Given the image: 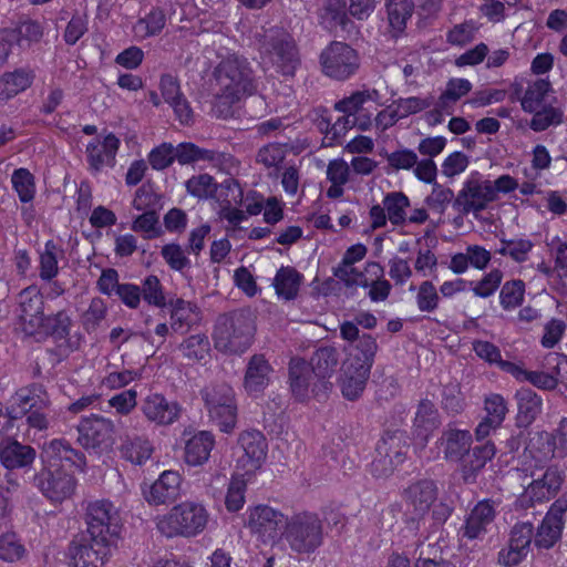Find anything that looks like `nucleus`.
Listing matches in <instances>:
<instances>
[{
    "mask_svg": "<svg viewBox=\"0 0 567 567\" xmlns=\"http://www.w3.org/2000/svg\"><path fill=\"white\" fill-rule=\"evenodd\" d=\"M554 457V446L545 432L535 433L528 442L523 465L524 491L517 498L522 508L544 503L554 497L564 482V473L548 465Z\"/></svg>",
    "mask_w": 567,
    "mask_h": 567,
    "instance_id": "1",
    "label": "nucleus"
},
{
    "mask_svg": "<svg viewBox=\"0 0 567 567\" xmlns=\"http://www.w3.org/2000/svg\"><path fill=\"white\" fill-rule=\"evenodd\" d=\"M43 468L37 476V486L53 503L70 498L75 488L73 475L82 471L84 461L66 443L53 440L42 451Z\"/></svg>",
    "mask_w": 567,
    "mask_h": 567,
    "instance_id": "2",
    "label": "nucleus"
},
{
    "mask_svg": "<svg viewBox=\"0 0 567 567\" xmlns=\"http://www.w3.org/2000/svg\"><path fill=\"white\" fill-rule=\"evenodd\" d=\"M218 92L214 111L218 116L227 117L230 105L254 91L251 71L246 60L231 54L221 61L215 73Z\"/></svg>",
    "mask_w": 567,
    "mask_h": 567,
    "instance_id": "3",
    "label": "nucleus"
},
{
    "mask_svg": "<svg viewBox=\"0 0 567 567\" xmlns=\"http://www.w3.org/2000/svg\"><path fill=\"white\" fill-rule=\"evenodd\" d=\"M375 350L377 343L370 337L362 339L359 346L349 349L339 378L340 390L344 399L353 401L363 393Z\"/></svg>",
    "mask_w": 567,
    "mask_h": 567,
    "instance_id": "4",
    "label": "nucleus"
},
{
    "mask_svg": "<svg viewBox=\"0 0 567 567\" xmlns=\"http://www.w3.org/2000/svg\"><path fill=\"white\" fill-rule=\"evenodd\" d=\"M337 364L338 354L333 348L319 349L310 364L299 358L292 359L289 367V383L296 400H307L312 377L318 380L329 379L333 374Z\"/></svg>",
    "mask_w": 567,
    "mask_h": 567,
    "instance_id": "5",
    "label": "nucleus"
},
{
    "mask_svg": "<svg viewBox=\"0 0 567 567\" xmlns=\"http://www.w3.org/2000/svg\"><path fill=\"white\" fill-rule=\"evenodd\" d=\"M383 103L379 92L374 89H367L354 92L347 99L337 103L338 111L346 114L344 117L338 120L329 132L331 143L333 140L342 136L348 126H358L360 130H367L372 124L374 111ZM328 138V136L326 137Z\"/></svg>",
    "mask_w": 567,
    "mask_h": 567,
    "instance_id": "6",
    "label": "nucleus"
},
{
    "mask_svg": "<svg viewBox=\"0 0 567 567\" xmlns=\"http://www.w3.org/2000/svg\"><path fill=\"white\" fill-rule=\"evenodd\" d=\"M208 522L205 506L185 501L155 518L157 530L165 537H194L200 534Z\"/></svg>",
    "mask_w": 567,
    "mask_h": 567,
    "instance_id": "7",
    "label": "nucleus"
},
{
    "mask_svg": "<svg viewBox=\"0 0 567 567\" xmlns=\"http://www.w3.org/2000/svg\"><path fill=\"white\" fill-rule=\"evenodd\" d=\"M200 394L209 421L221 433H233L238 422V404L234 388L226 382H216L206 385Z\"/></svg>",
    "mask_w": 567,
    "mask_h": 567,
    "instance_id": "8",
    "label": "nucleus"
},
{
    "mask_svg": "<svg viewBox=\"0 0 567 567\" xmlns=\"http://www.w3.org/2000/svg\"><path fill=\"white\" fill-rule=\"evenodd\" d=\"M85 519L89 536L93 542L116 545L122 532V518L118 508L112 502L104 498L90 502Z\"/></svg>",
    "mask_w": 567,
    "mask_h": 567,
    "instance_id": "9",
    "label": "nucleus"
},
{
    "mask_svg": "<svg viewBox=\"0 0 567 567\" xmlns=\"http://www.w3.org/2000/svg\"><path fill=\"white\" fill-rule=\"evenodd\" d=\"M268 444L264 434L257 430L243 431L234 450V472L255 481L262 472L267 458Z\"/></svg>",
    "mask_w": 567,
    "mask_h": 567,
    "instance_id": "10",
    "label": "nucleus"
},
{
    "mask_svg": "<svg viewBox=\"0 0 567 567\" xmlns=\"http://www.w3.org/2000/svg\"><path fill=\"white\" fill-rule=\"evenodd\" d=\"M227 193L221 202L218 215L230 225L236 226L248 219L249 216H256L261 213L264 198L257 193H250L244 196L243 189L233 178H227Z\"/></svg>",
    "mask_w": 567,
    "mask_h": 567,
    "instance_id": "11",
    "label": "nucleus"
},
{
    "mask_svg": "<svg viewBox=\"0 0 567 567\" xmlns=\"http://www.w3.org/2000/svg\"><path fill=\"white\" fill-rule=\"evenodd\" d=\"M246 526L264 543H275L285 536L289 519L267 505L249 507L246 512Z\"/></svg>",
    "mask_w": 567,
    "mask_h": 567,
    "instance_id": "12",
    "label": "nucleus"
},
{
    "mask_svg": "<svg viewBox=\"0 0 567 567\" xmlns=\"http://www.w3.org/2000/svg\"><path fill=\"white\" fill-rule=\"evenodd\" d=\"M322 72L332 79L346 80L359 69L360 60L357 51L343 42H332L321 55Z\"/></svg>",
    "mask_w": 567,
    "mask_h": 567,
    "instance_id": "13",
    "label": "nucleus"
},
{
    "mask_svg": "<svg viewBox=\"0 0 567 567\" xmlns=\"http://www.w3.org/2000/svg\"><path fill=\"white\" fill-rule=\"evenodd\" d=\"M285 537L299 553L315 550L321 544V526L313 514L301 513L289 519Z\"/></svg>",
    "mask_w": 567,
    "mask_h": 567,
    "instance_id": "14",
    "label": "nucleus"
},
{
    "mask_svg": "<svg viewBox=\"0 0 567 567\" xmlns=\"http://www.w3.org/2000/svg\"><path fill=\"white\" fill-rule=\"evenodd\" d=\"M550 90V84L546 80L534 82L527 90L522 100V106L525 111L535 113L532 120V128L535 131H544L553 124L561 121V112L557 109H544V100Z\"/></svg>",
    "mask_w": 567,
    "mask_h": 567,
    "instance_id": "15",
    "label": "nucleus"
},
{
    "mask_svg": "<svg viewBox=\"0 0 567 567\" xmlns=\"http://www.w3.org/2000/svg\"><path fill=\"white\" fill-rule=\"evenodd\" d=\"M79 442L96 453H105L115 444V426L109 419L92 415L84 417L79 425Z\"/></svg>",
    "mask_w": 567,
    "mask_h": 567,
    "instance_id": "16",
    "label": "nucleus"
},
{
    "mask_svg": "<svg viewBox=\"0 0 567 567\" xmlns=\"http://www.w3.org/2000/svg\"><path fill=\"white\" fill-rule=\"evenodd\" d=\"M112 545L97 544L92 537L74 539L66 554L69 567H103L107 561Z\"/></svg>",
    "mask_w": 567,
    "mask_h": 567,
    "instance_id": "17",
    "label": "nucleus"
},
{
    "mask_svg": "<svg viewBox=\"0 0 567 567\" xmlns=\"http://www.w3.org/2000/svg\"><path fill=\"white\" fill-rule=\"evenodd\" d=\"M458 199L463 202L468 210L480 212L484 209L489 203L495 202L492 181L485 178L480 172L472 171L463 182Z\"/></svg>",
    "mask_w": 567,
    "mask_h": 567,
    "instance_id": "18",
    "label": "nucleus"
},
{
    "mask_svg": "<svg viewBox=\"0 0 567 567\" xmlns=\"http://www.w3.org/2000/svg\"><path fill=\"white\" fill-rule=\"evenodd\" d=\"M182 476L178 472L167 470L151 484L142 486L144 499L150 505H164L181 496Z\"/></svg>",
    "mask_w": 567,
    "mask_h": 567,
    "instance_id": "19",
    "label": "nucleus"
},
{
    "mask_svg": "<svg viewBox=\"0 0 567 567\" xmlns=\"http://www.w3.org/2000/svg\"><path fill=\"white\" fill-rule=\"evenodd\" d=\"M566 512L567 504L563 501H556L550 506L535 536L537 547L550 548L560 539Z\"/></svg>",
    "mask_w": 567,
    "mask_h": 567,
    "instance_id": "20",
    "label": "nucleus"
},
{
    "mask_svg": "<svg viewBox=\"0 0 567 567\" xmlns=\"http://www.w3.org/2000/svg\"><path fill=\"white\" fill-rule=\"evenodd\" d=\"M38 398H42L39 392L32 393L28 389H20L11 396L6 409L0 404V435L12 431L16 421L27 412V405L32 408L34 404L44 402Z\"/></svg>",
    "mask_w": 567,
    "mask_h": 567,
    "instance_id": "21",
    "label": "nucleus"
},
{
    "mask_svg": "<svg viewBox=\"0 0 567 567\" xmlns=\"http://www.w3.org/2000/svg\"><path fill=\"white\" fill-rule=\"evenodd\" d=\"M142 411L145 417L156 425L173 424L181 415L179 404L159 393L147 395L143 401Z\"/></svg>",
    "mask_w": 567,
    "mask_h": 567,
    "instance_id": "22",
    "label": "nucleus"
},
{
    "mask_svg": "<svg viewBox=\"0 0 567 567\" xmlns=\"http://www.w3.org/2000/svg\"><path fill=\"white\" fill-rule=\"evenodd\" d=\"M533 526L528 523L516 525L512 530L511 542L499 553V561L508 567L519 564L529 553Z\"/></svg>",
    "mask_w": 567,
    "mask_h": 567,
    "instance_id": "23",
    "label": "nucleus"
},
{
    "mask_svg": "<svg viewBox=\"0 0 567 567\" xmlns=\"http://www.w3.org/2000/svg\"><path fill=\"white\" fill-rule=\"evenodd\" d=\"M214 447L215 436L212 432H194L185 441L184 461L188 466H202L208 462Z\"/></svg>",
    "mask_w": 567,
    "mask_h": 567,
    "instance_id": "24",
    "label": "nucleus"
},
{
    "mask_svg": "<svg viewBox=\"0 0 567 567\" xmlns=\"http://www.w3.org/2000/svg\"><path fill=\"white\" fill-rule=\"evenodd\" d=\"M120 146V140L113 134L97 137L86 146L90 165L94 169L113 166Z\"/></svg>",
    "mask_w": 567,
    "mask_h": 567,
    "instance_id": "25",
    "label": "nucleus"
},
{
    "mask_svg": "<svg viewBox=\"0 0 567 567\" xmlns=\"http://www.w3.org/2000/svg\"><path fill=\"white\" fill-rule=\"evenodd\" d=\"M367 255V247L363 244L352 245L343 255L341 264L337 267L334 275L347 286L365 285L367 279L363 271H359L353 265L361 261Z\"/></svg>",
    "mask_w": 567,
    "mask_h": 567,
    "instance_id": "26",
    "label": "nucleus"
},
{
    "mask_svg": "<svg viewBox=\"0 0 567 567\" xmlns=\"http://www.w3.org/2000/svg\"><path fill=\"white\" fill-rule=\"evenodd\" d=\"M485 416L476 427V439L483 440L491 435L503 423L507 413L504 399L498 394H491L485 399Z\"/></svg>",
    "mask_w": 567,
    "mask_h": 567,
    "instance_id": "27",
    "label": "nucleus"
},
{
    "mask_svg": "<svg viewBox=\"0 0 567 567\" xmlns=\"http://www.w3.org/2000/svg\"><path fill=\"white\" fill-rule=\"evenodd\" d=\"M21 321L23 330L28 334L39 331L43 324V316L41 312L42 300L35 289H25L20 295Z\"/></svg>",
    "mask_w": 567,
    "mask_h": 567,
    "instance_id": "28",
    "label": "nucleus"
},
{
    "mask_svg": "<svg viewBox=\"0 0 567 567\" xmlns=\"http://www.w3.org/2000/svg\"><path fill=\"white\" fill-rule=\"evenodd\" d=\"M37 453L29 445L16 440L3 441L0 445V461L8 470L25 468L34 462Z\"/></svg>",
    "mask_w": 567,
    "mask_h": 567,
    "instance_id": "29",
    "label": "nucleus"
},
{
    "mask_svg": "<svg viewBox=\"0 0 567 567\" xmlns=\"http://www.w3.org/2000/svg\"><path fill=\"white\" fill-rule=\"evenodd\" d=\"M270 372V365L262 357H254L249 361L245 374V392L251 398H258L269 385Z\"/></svg>",
    "mask_w": 567,
    "mask_h": 567,
    "instance_id": "30",
    "label": "nucleus"
},
{
    "mask_svg": "<svg viewBox=\"0 0 567 567\" xmlns=\"http://www.w3.org/2000/svg\"><path fill=\"white\" fill-rule=\"evenodd\" d=\"M439 426L437 412L430 401L420 403L413 427L414 443L419 447L425 446L431 434Z\"/></svg>",
    "mask_w": 567,
    "mask_h": 567,
    "instance_id": "31",
    "label": "nucleus"
},
{
    "mask_svg": "<svg viewBox=\"0 0 567 567\" xmlns=\"http://www.w3.org/2000/svg\"><path fill=\"white\" fill-rule=\"evenodd\" d=\"M226 186L227 179L217 186L213 177L208 174L193 176L186 182V189L189 195L199 199L210 197L215 198L216 203L218 204V207L216 208L217 212L220 209L221 202L226 196Z\"/></svg>",
    "mask_w": 567,
    "mask_h": 567,
    "instance_id": "32",
    "label": "nucleus"
},
{
    "mask_svg": "<svg viewBox=\"0 0 567 567\" xmlns=\"http://www.w3.org/2000/svg\"><path fill=\"white\" fill-rule=\"evenodd\" d=\"M472 443V435L465 430H449L446 431L440 442L446 460L452 462H461L470 453Z\"/></svg>",
    "mask_w": 567,
    "mask_h": 567,
    "instance_id": "33",
    "label": "nucleus"
},
{
    "mask_svg": "<svg viewBox=\"0 0 567 567\" xmlns=\"http://www.w3.org/2000/svg\"><path fill=\"white\" fill-rule=\"evenodd\" d=\"M495 509L486 501L480 502L471 512L464 527V536L473 539L488 532L493 523Z\"/></svg>",
    "mask_w": 567,
    "mask_h": 567,
    "instance_id": "34",
    "label": "nucleus"
},
{
    "mask_svg": "<svg viewBox=\"0 0 567 567\" xmlns=\"http://www.w3.org/2000/svg\"><path fill=\"white\" fill-rule=\"evenodd\" d=\"M215 346L218 350L229 353L244 352L251 342V330L243 333L233 331L229 333L221 326H218L214 333Z\"/></svg>",
    "mask_w": 567,
    "mask_h": 567,
    "instance_id": "35",
    "label": "nucleus"
},
{
    "mask_svg": "<svg viewBox=\"0 0 567 567\" xmlns=\"http://www.w3.org/2000/svg\"><path fill=\"white\" fill-rule=\"evenodd\" d=\"M367 279L365 285L360 287H370L369 297L372 301H383L390 293L391 286L383 279V268L378 262H368L364 267Z\"/></svg>",
    "mask_w": 567,
    "mask_h": 567,
    "instance_id": "36",
    "label": "nucleus"
},
{
    "mask_svg": "<svg viewBox=\"0 0 567 567\" xmlns=\"http://www.w3.org/2000/svg\"><path fill=\"white\" fill-rule=\"evenodd\" d=\"M436 491L432 482L424 481L410 486L405 498L417 515L425 513L435 499Z\"/></svg>",
    "mask_w": 567,
    "mask_h": 567,
    "instance_id": "37",
    "label": "nucleus"
},
{
    "mask_svg": "<svg viewBox=\"0 0 567 567\" xmlns=\"http://www.w3.org/2000/svg\"><path fill=\"white\" fill-rule=\"evenodd\" d=\"M494 455L495 446L492 443H485L482 446L475 447L472 453L466 455L461 465L464 480H472Z\"/></svg>",
    "mask_w": 567,
    "mask_h": 567,
    "instance_id": "38",
    "label": "nucleus"
},
{
    "mask_svg": "<svg viewBox=\"0 0 567 567\" xmlns=\"http://www.w3.org/2000/svg\"><path fill=\"white\" fill-rule=\"evenodd\" d=\"M33 81V73L18 70L0 79V100H9L27 90Z\"/></svg>",
    "mask_w": 567,
    "mask_h": 567,
    "instance_id": "39",
    "label": "nucleus"
},
{
    "mask_svg": "<svg viewBox=\"0 0 567 567\" xmlns=\"http://www.w3.org/2000/svg\"><path fill=\"white\" fill-rule=\"evenodd\" d=\"M388 21L390 31L398 35L405 29L406 21L411 18L413 11L412 0H389Z\"/></svg>",
    "mask_w": 567,
    "mask_h": 567,
    "instance_id": "40",
    "label": "nucleus"
},
{
    "mask_svg": "<svg viewBox=\"0 0 567 567\" xmlns=\"http://www.w3.org/2000/svg\"><path fill=\"white\" fill-rule=\"evenodd\" d=\"M301 276L290 267L280 268L274 279V287L279 298L293 299L299 290Z\"/></svg>",
    "mask_w": 567,
    "mask_h": 567,
    "instance_id": "41",
    "label": "nucleus"
},
{
    "mask_svg": "<svg viewBox=\"0 0 567 567\" xmlns=\"http://www.w3.org/2000/svg\"><path fill=\"white\" fill-rule=\"evenodd\" d=\"M255 481H248L246 476L238 475V473L233 472L230 483L227 488L225 505L229 512H238L243 508L246 498L245 492L248 484L254 483Z\"/></svg>",
    "mask_w": 567,
    "mask_h": 567,
    "instance_id": "42",
    "label": "nucleus"
},
{
    "mask_svg": "<svg viewBox=\"0 0 567 567\" xmlns=\"http://www.w3.org/2000/svg\"><path fill=\"white\" fill-rule=\"evenodd\" d=\"M165 25V16L158 10H152L145 18L140 19L133 27L134 37L143 40L162 31Z\"/></svg>",
    "mask_w": 567,
    "mask_h": 567,
    "instance_id": "43",
    "label": "nucleus"
},
{
    "mask_svg": "<svg viewBox=\"0 0 567 567\" xmlns=\"http://www.w3.org/2000/svg\"><path fill=\"white\" fill-rule=\"evenodd\" d=\"M12 187L22 203H30L35 195V182L33 175L25 168H18L11 176Z\"/></svg>",
    "mask_w": 567,
    "mask_h": 567,
    "instance_id": "44",
    "label": "nucleus"
},
{
    "mask_svg": "<svg viewBox=\"0 0 567 567\" xmlns=\"http://www.w3.org/2000/svg\"><path fill=\"white\" fill-rule=\"evenodd\" d=\"M382 204L386 210V216L392 224L399 225L406 219V208L410 203L404 194L390 193L383 198Z\"/></svg>",
    "mask_w": 567,
    "mask_h": 567,
    "instance_id": "45",
    "label": "nucleus"
},
{
    "mask_svg": "<svg viewBox=\"0 0 567 567\" xmlns=\"http://www.w3.org/2000/svg\"><path fill=\"white\" fill-rule=\"evenodd\" d=\"M122 455L134 464L145 463L152 455L153 447L147 440L136 437L125 442L122 446Z\"/></svg>",
    "mask_w": 567,
    "mask_h": 567,
    "instance_id": "46",
    "label": "nucleus"
},
{
    "mask_svg": "<svg viewBox=\"0 0 567 567\" xmlns=\"http://www.w3.org/2000/svg\"><path fill=\"white\" fill-rule=\"evenodd\" d=\"M199 319V311L196 305L182 300L176 299L172 303V320H173V327L178 324L179 327L184 324H192L196 322Z\"/></svg>",
    "mask_w": 567,
    "mask_h": 567,
    "instance_id": "47",
    "label": "nucleus"
},
{
    "mask_svg": "<svg viewBox=\"0 0 567 567\" xmlns=\"http://www.w3.org/2000/svg\"><path fill=\"white\" fill-rule=\"evenodd\" d=\"M540 399L530 391H522L518 393V421L520 423H529L540 411Z\"/></svg>",
    "mask_w": 567,
    "mask_h": 567,
    "instance_id": "48",
    "label": "nucleus"
},
{
    "mask_svg": "<svg viewBox=\"0 0 567 567\" xmlns=\"http://www.w3.org/2000/svg\"><path fill=\"white\" fill-rule=\"evenodd\" d=\"M27 389L32 393L39 392V394L42 396L40 399L44 401L41 404H34L32 408L27 405V412L24 413V415L27 414V422L31 427L37 430H44L48 426V417L42 412V410L49 404L48 395L41 388L38 386Z\"/></svg>",
    "mask_w": 567,
    "mask_h": 567,
    "instance_id": "49",
    "label": "nucleus"
},
{
    "mask_svg": "<svg viewBox=\"0 0 567 567\" xmlns=\"http://www.w3.org/2000/svg\"><path fill=\"white\" fill-rule=\"evenodd\" d=\"M525 285L520 280L506 282L499 295L501 305L504 309H514L524 300Z\"/></svg>",
    "mask_w": 567,
    "mask_h": 567,
    "instance_id": "50",
    "label": "nucleus"
},
{
    "mask_svg": "<svg viewBox=\"0 0 567 567\" xmlns=\"http://www.w3.org/2000/svg\"><path fill=\"white\" fill-rule=\"evenodd\" d=\"M470 165V157L463 152L449 154L441 164V173L447 178L463 174Z\"/></svg>",
    "mask_w": 567,
    "mask_h": 567,
    "instance_id": "51",
    "label": "nucleus"
},
{
    "mask_svg": "<svg viewBox=\"0 0 567 567\" xmlns=\"http://www.w3.org/2000/svg\"><path fill=\"white\" fill-rule=\"evenodd\" d=\"M440 295L431 281H423L416 292V305L421 311L431 312L439 307Z\"/></svg>",
    "mask_w": 567,
    "mask_h": 567,
    "instance_id": "52",
    "label": "nucleus"
},
{
    "mask_svg": "<svg viewBox=\"0 0 567 567\" xmlns=\"http://www.w3.org/2000/svg\"><path fill=\"white\" fill-rule=\"evenodd\" d=\"M321 2L323 7L322 22L330 28L343 25L346 21L343 0H321Z\"/></svg>",
    "mask_w": 567,
    "mask_h": 567,
    "instance_id": "53",
    "label": "nucleus"
},
{
    "mask_svg": "<svg viewBox=\"0 0 567 567\" xmlns=\"http://www.w3.org/2000/svg\"><path fill=\"white\" fill-rule=\"evenodd\" d=\"M182 351L189 359L203 360L208 354L209 341L205 336H192L182 344Z\"/></svg>",
    "mask_w": 567,
    "mask_h": 567,
    "instance_id": "54",
    "label": "nucleus"
},
{
    "mask_svg": "<svg viewBox=\"0 0 567 567\" xmlns=\"http://www.w3.org/2000/svg\"><path fill=\"white\" fill-rule=\"evenodd\" d=\"M137 404V392L134 389H128L113 395L109 400V405L115 410L117 414H130Z\"/></svg>",
    "mask_w": 567,
    "mask_h": 567,
    "instance_id": "55",
    "label": "nucleus"
},
{
    "mask_svg": "<svg viewBox=\"0 0 567 567\" xmlns=\"http://www.w3.org/2000/svg\"><path fill=\"white\" fill-rule=\"evenodd\" d=\"M135 231L142 233L145 238H155L161 235L158 216L154 212H146L138 216L133 224Z\"/></svg>",
    "mask_w": 567,
    "mask_h": 567,
    "instance_id": "56",
    "label": "nucleus"
},
{
    "mask_svg": "<svg viewBox=\"0 0 567 567\" xmlns=\"http://www.w3.org/2000/svg\"><path fill=\"white\" fill-rule=\"evenodd\" d=\"M56 251V247L52 241L45 244L40 256V276L42 279H51L58 274Z\"/></svg>",
    "mask_w": 567,
    "mask_h": 567,
    "instance_id": "57",
    "label": "nucleus"
},
{
    "mask_svg": "<svg viewBox=\"0 0 567 567\" xmlns=\"http://www.w3.org/2000/svg\"><path fill=\"white\" fill-rule=\"evenodd\" d=\"M472 90V83L466 79L455 78L447 82L444 93L441 95V104L456 102Z\"/></svg>",
    "mask_w": 567,
    "mask_h": 567,
    "instance_id": "58",
    "label": "nucleus"
},
{
    "mask_svg": "<svg viewBox=\"0 0 567 567\" xmlns=\"http://www.w3.org/2000/svg\"><path fill=\"white\" fill-rule=\"evenodd\" d=\"M287 148L281 144H268L259 150L257 161L267 167H277L285 158Z\"/></svg>",
    "mask_w": 567,
    "mask_h": 567,
    "instance_id": "59",
    "label": "nucleus"
},
{
    "mask_svg": "<svg viewBox=\"0 0 567 567\" xmlns=\"http://www.w3.org/2000/svg\"><path fill=\"white\" fill-rule=\"evenodd\" d=\"M477 30L478 25L474 21L457 24L450 30L447 41L454 45H465L474 39Z\"/></svg>",
    "mask_w": 567,
    "mask_h": 567,
    "instance_id": "60",
    "label": "nucleus"
},
{
    "mask_svg": "<svg viewBox=\"0 0 567 567\" xmlns=\"http://www.w3.org/2000/svg\"><path fill=\"white\" fill-rule=\"evenodd\" d=\"M533 244L527 239H513L502 243L499 252L503 255L511 256L516 261H524L529 251L532 250Z\"/></svg>",
    "mask_w": 567,
    "mask_h": 567,
    "instance_id": "61",
    "label": "nucleus"
},
{
    "mask_svg": "<svg viewBox=\"0 0 567 567\" xmlns=\"http://www.w3.org/2000/svg\"><path fill=\"white\" fill-rule=\"evenodd\" d=\"M566 330V324L559 319L549 320L544 327V334L540 343L544 348H554L563 338Z\"/></svg>",
    "mask_w": 567,
    "mask_h": 567,
    "instance_id": "62",
    "label": "nucleus"
},
{
    "mask_svg": "<svg viewBox=\"0 0 567 567\" xmlns=\"http://www.w3.org/2000/svg\"><path fill=\"white\" fill-rule=\"evenodd\" d=\"M176 158L175 148L172 144L164 143L154 148L150 156V164L154 169H164Z\"/></svg>",
    "mask_w": 567,
    "mask_h": 567,
    "instance_id": "63",
    "label": "nucleus"
},
{
    "mask_svg": "<svg viewBox=\"0 0 567 567\" xmlns=\"http://www.w3.org/2000/svg\"><path fill=\"white\" fill-rule=\"evenodd\" d=\"M548 246L555 256V267L559 276H567V244L558 236L548 241Z\"/></svg>",
    "mask_w": 567,
    "mask_h": 567,
    "instance_id": "64",
    "label": "nucleus"
}]
</instances>
